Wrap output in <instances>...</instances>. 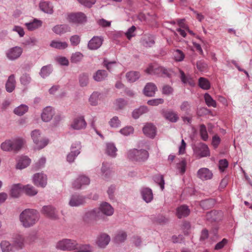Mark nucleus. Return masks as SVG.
<instances>
[{"mask_svg":"<svg viewBox=\"0 0 252 252\" xmlns=\"http://www.w3.org/2000/svg\"><path fill=\"white\" fill-rule=\"evenodd\" d=\"M81 149V143L80 142H76L71 145L70 148V152L76 154L78 153V155L80 153Z\"/></svg>","mask_w":252,"mask_h":252,"instance_id":"bf43d9fd","label":"nucleus"},{"mask_svg":"<svg viewBox=\"0 0 252 252\" xmlns=\"http://www.w3.org/2000/svg\"><path fill=\"white\" fill-rule=\"evenodd\" d=\"M42 22L37 19H34L32 21L25 23V26L28 30L32 31L39 28L42 26Z\"/></svg>","mask_w":252,"mask_h":252,"instance_id":"c85d7f7f","label":"nucleus"},{"mask_svg":"<svg viewBox=\"0 0 252 252\" xmlns=\"http://www.w3.org/2000/svg\"><path fill=\"white\" fill-rule=\"evenodd\" d=\"M180 79L184 84H188L190 87H194L195 83L193 79L189 75H186L183 71L180 70Z\"/></svg>","mask_w":252,"mask_h":252,"instance_id":"a878e982","label":"nucleus"},{"mask_svg":"<svg viewBox=\"0 0 252 252\" xmlns=\"http://www.w3.org/2000/svg\"><path fill=\"white\" fill-rule=\"evenodd\" d=\"M164 100L162 98H156L149 100L147 101V104L151 106H157L159 104L163 103Z\"/></svg>","mask_w":252,"mask_h":252,"instance_id":"69168bd1","label":"nucleus"},{"mask_svg":"<svg viewBox=\"0 0 252 252\" xmlns=\"http://www.w3.org/2000/svg\"><path fill=\"white\" fill-rule=\"evenodd\" d=\"M162 114L166 120L172 123L177 122L179 119L178 114L172 110H163Z\"/></svg>","mask_w":252,"mask_h":252,"instance_id":"2eb2a0df","label":"nucleus"},{"mask_svg":"<svg viewBox=\"0 0 252 252\" xmlns=\"http://www.w3.org/2000/svg\"><path fill=\"white\" fill-rule=\"evenodd\" d=\"M99 94L94 92L90 96L89 101L92 106H96L98 104V100Z\"/></svg>","mask_w":252,"mask_h":252,"instance_id":"09e8293b","label":"nucleus"},{"mask_svg":"<svg viewBox=\"0 0 252 252\" xmlns=\"http://www.w3.org/2000/svg\"><path fill=\"white\" fill-rule=\"evenodd\" d=\"M22 185L20 184L14 185L10 190L11 196L13 197L17 198L19 197L22 190Z\"/></svg>","mask_w":252,"mask_h":252,"instance_id":"c9c22d12","label":"nucleus"},{"mask_svg":"<svg viewBox=\"0 0 252 252\" xmlns=\"http://www.w3.org/2000/svg\"><path fill=\"white\" fill-rule=\"evenodd\" d=\"M134 129L131 126H128L124 127L120 131V133L125 136H127L133 132Z\"/></svg>","mask_w":252,"mask_h":252,"instance_id":"e2e57ef3","label":"nucleus"},{"mask_svg":"<svg viewBox=\"0 0 252 252\" xmlns=\"http://www.w3.org/2000/svg\"><path fill=\"white\" fill-rule=\"evenodd\" d=\"M52 66L51 64L43 66L39 72L41 77L45 78L48 76L52 72Z\"/></svg>","mask_w":252,"mask_h":252,"instance_id":"4c0bfd02","label":"nucleus"},{"mask_svg":"<svg viewBox=\"0 0 252 252\" xmlns=\"http://www.w3.org/2000/svg\"><path fill=\"white\" fill-rule=\"evenodd\" d=\"M33 182L37 187L44 188L47 183V176L42 173H36L33 176Z\"/></svg>","mask_w":252,"mask_h":252,"instance_id":"6e6552de","label":"nucleus"},{"mask_svg":"<svg viewBox=\"0 0 252 252\" xmlns=\"http://www.w3.org/2000/svg\"><path fill=\"white\" fill-rule=\"evenodd\" d=\"M79 81L80 85L81 87H85L87 86L89 83V76L86 73H82L79 75Z\"/></svg>","mask_w":252,"mask_h":252,"instance_id":"8fccbe9b","label":"nucleus"},{"mask_svg":"<svg viewBox=\"0 0 252 252\" xmlns=\"http://www.w3.org/2000/svg\"><path fill=\"white\" fill-rule=\"evenodd\" d=\"M50 46L53 48L59 50H63L67 48L68 44L66 42L52 40L50 44Z\"/></svg>","mask_w":252,"mask_h":252,"instance_id":"72a5a7b5","label":"nucleus"},{"mask_svg":"<svg viewBox=\"0 0 252 252\" xmlns=\"http://www.w3.org/2000/svg\"><path fill=\"white\" fill-rule=\"evenodd\" d=\"M149 111L146 106H141L139 108L135 109L132 112V117L133 118L138 119L139 116Z\"/></svg>","mask_w":252,"mask_h":252,"instance_id":"e433bc0d","label":"nucleus"},{"mask_svg":"<svg viewBox=\"0 0 252 252\" xmlns=\"http://www.w3.org/2000/svg\"><path fill=\"white\" fill-rule=\"evenodd\" d=\"M23 49L19 46H15L8 49L6 52V57L11 61L18 59L23 53Z\"/></svg>","mask_w":252,"mask_h":252,"instance_id":"0eeeda50","label":"nucleus"},{"mask_svg":"<svg viewBox=\"0 0 252 252\" xmlns=\"http://www.w3.org/2000/svg\"><path fill=\"white\" fill-rule=\"evenodd\" d=\"M199 86L203 90H208L210 88V83L206 78L200 77L198 80Z\"/></svg>","mask_w":252,"mask_h":252,"instance_id":"37998d69","label":"nucleus"},{"mask_svg":"<svg viewBox=\"0 0 252 252\" xmlns=\"http://www.w3.org/2000/svg\"><path fill=\"white\" fill-rule=\"evenodd\" d=\"M83 55L80 52H76L73 54L71 57V62L73 63L80 62L83 59Z\"/></svg>","mask_w":252,"mask_h":252,"instance_id":"13d9d810","label":"nucleus"},{"mask_svg":"<svg viewBox=\"0 0 252 252\" xmlns=\"http://www.w3.org/2000/svg\"><path fill=\"white\" fill-rule=\"evenodd\" d=\"M39 8L45 13L50 14L53 13V7L49 1H41L39 3Z\"/></svg>","mask_w":252,"mask_h":252,"instance_id":"c756f323","label":"nucleus"},{"mask_svg":"<svg viewBox=\"0 0 252 252\" xmlns=\"http://www.w3.org/2000/svg\"><path fill=\"white\" fill-rule=\"evenodd\" d=\"M197 176L203 181L208 180L212 178L213 173L207 168H201L198 170Z\"/></svg>","mask_w":252,"mask_h":252,"instance_id":"dca6fc26","label":"nucleus"},{"mask_svg":"<svg viewBox=\"0 0 252 252\" xmlns=\"http://www.w3.org/2000/svg\"><path fill=\"white\" fill-rule=\"evenodd\" d=\"M13 243L15 247L17 248L22 249L24 245V237L19 234L15 235L13 238Z\"/></svg>","mask_w":252,"mask_h":252,"instance_id":"f704fd0d","label":"nucleus"},{"mask_svg":"<svg viewBox=\"0 0 252 252\" xmlns=\"http://www.w3.org/2000/svg\"><path fill=\"white\" fill-rule=\"evenodd\" d=\"M54 115V111L51 107L48 106L45 108L41 114V118L44 122L50 121Z\"/></svg>","mask_w":252,"mask_h":252,"instance_id":"412c9836","label":"nucleus"},{"mask_svg":"<svg viewBox=\"0 0 252 252\" xmlns=\"http://www.w3.org/2000/svg\"><path fill=\"white\" fill-rule=\"evenodd\" d=\"M141 42L145 47H151L155 43L154 36L150 34H144L141 38Z\"/></svg>","mask_w":252,"mask_h":252,"instance_id":"393cba45","label":"nucleus"},{"mask_svg":"<svg viewBox=\"0 0 252 252\" xmlns=\"http://www.w3.org/2000/svg\"><path fill=\"white\" fill-rule=\"evenodd\" d=\"M53 31L57 34H62L70 31V27L66 24L58 25L54 27Z\"/></svg>","mask_w":252,"mask_h":252,"instance_id":"bb28decb","label":"nucleus"},{"mask_svg":"<svg viewBox=\"0 0 252 252\" xmlns=\"http://www.w3.org/2000/svg\"><path fill=\"white\" fill-rule=\"evenodd\" d=\"M194 151L196 156L199 158L210 156V151L208 147L203 143L197 144L194 147Z\"/></svg>","mask_w":252,"mask_h":252,"instance_id":"423d86ee","label":"nucleus"},{"mask_svg":"<svg viewBox=\"0 0 252 252\" xmlns=\"http://www.w3.org/2000/svg\"><path fill=\"white\" fill-rule=\"evenodd\" d=\"M149 155L147 151L143 149L138 150L133 149L127 153V158L137 162H144L149 158Z\"/></svg>","mask_w":252,"mask_h":252,"instance_id":"7ed1b4c3","label":"nucleus"},{"mask_svg":"<svg viewBox=\"0 0 252 252\" xmlns=\"http://www.w3.org/2000/svg\"><path fill=\"white\" fill-rule=\"evenodd\" d=\"M74 252H90L91 251V247L89 244L79 245L75 249Z\"/></svg>","mask_w":252,"mask_h":252,"instance_id":"3c124183","label":"nucleus"},{"mask_svg":"<svg viewBox=\"0 0 252 252\" xmlns=\"http://www.w3.org/2000/svg\"><path fill=\"white\" fill-rule=\"evenodd\" d=\"M0 247L2 252H10L12 246L9 242L2 241L0 243Z\"/></svg>","mask_w":252,"mask_h":252,"instance_id":"4d7b16f0","label":"nucleus"},{"mask_svg":"<svg viewBox=\"0 0 252 252\" xmlns=\"http://www.w3.org/2000/svg\"><path fill=\"white\" fill-rule=\"evenodd\" d=\"M23 189L27 195L30 196L35 195L37 193V191L34 189V188L30 185L23 186Z\"/></svg>","mask_w":252,"mask_h":252,"instance_id":"c03bdc74","label":"nucleus"},{"mask_svg":"<svg viewBox=\"0 0 252 252\" xmlns=\"http://www.w3.org/2000/svg\"><path fill=\"white\" fill-rule=\"evenodd\" d=\"M140 72L136 71H130L127 72L126 74L127 81L130 83L135 82L140 78Z\"/></svg>","mask_w":252,"mask_h":252,"instance_id":"7c9ffc66","label":"nucleus"},{"mask_svg":"<svg viewBox=\"0 0 252 252\" xmlns=\"http://www.w3.org/2000/svg\"><path fill=\"white\" fill-rule=\"evenodd\" d=\"M30 162L31 159L28 157H22L17 164L16 168L20 169H24L29 166Z\"/></svg>","mask_w":252,"mask_h":252,"instance_id":"2f4dec72","label":"nucleus"},{"mask_svg":"<svg viewBox=\"0 0 252 252\" xmlns=\"http://www.w3.org/2000/svg\"><path fill=\"white\" fill-rule=\"evenodd\" d=\"M78 246L77 241L73 239H63L56 244V248L63 251H71L75 250Z\"/></svg>","mask_w":252,"mask_h":252,"instance_id":"20e7f679","label":"nucleus"},{"mask_svg":"<svg viewBox=\"0 0 252 252\" xmlns=\"http://www.w3.org/2000/svg\"><path fill=\"white\" fill-rule=\"evenodd\" d=\"M174 58L176 61L181 62L184 60L185 54L181 50L177 49L174 52Z\"/></svg>","mask_w":252,"mask_h":252,"instance_id":"680f3d73","label":"nucleus"},{"mask_svg":"<svg viewBox=\"0 0 252 252\" xmlns=\"http://www.w3.org/2000/svg\"><path fill=\"white\" fill-rule=\"evenodd\" d=\"M19 217L22 225L25 227H30L38 220L39 215L35 210L27 209L20 214Z\"/></svg>","mask_w":252,"mask_h":252,"instance_id":"f257e3e1","label":"nucleus"},{"mask_svg":"<svg viewBox=\"0 0 252 252\" xmlns=\"http://www.w3.org/2000/svg\"><path fill=\"white\" fill-rule=\"evenodd\" d=\"M28 110V107L24 104L16 107L14 110V112L15 114L18 116H22L24 115Z\"/></svg>","mask_w":252,"mask_h":252,"instance_id":"49530a36","label":"nucleus"},{"mask_svg":"<svg viewBox=\"0 0 252 252\" xmlns=\"http://www.w3.org/2000/svg\"><path fill=\"white\" fill-rule=\"evenodd\" d=\"M90 180L86 176H79L73 183V187L76 189H79L82 186L88 185L90 184Z\"/></svg>","mask_w":252,"mask_h":252,"instance_id":"4468645a","label":"nucleus"},{"mask_svg":"<svg viewBox=\"0 0 252 252\" xmlns=\"http://www.w3.org/2000/svg\"><path fill=\"white\" fill-rule=\"evenodd\" d=\"M143 133L147 136L153 138L156 135V128L152 124H147L143 128Z\"/></svg>","mask_w":252,"mask_h":252,"instance_id":"b1692460","label":"nucleus"},{"mask_svg":"<svg viewBox=\"0 0 252 252\" xmlns=\"http://www.w3.org/2000/svg\"><path fill=\"white\" fill-rule=\"evenodd\" d=\"M16 81L14 74H11L8 77V79L5 84L6 90L8 93H11L15 89Z\"/></svg>","mask_w":252,"mask_h":252,"instance_id":"cd10ccee","label":"nucleus"},{"mask_svg":"<svg viewBox=\"0 0 252 252\" xmlns=\"http://www.w3.org/2000/svg\"><path fill=\"white\" fill-rule=\"evenodd\" d=\"M107 71L105 70H98L93 75L94 79L97 82L104 80L107 76Z\"/></svg>","mask_w":252,"mask_h":252,"instance_id":"473e14b6","label":"nucleus"},{"mask_svg":"<svg viewBox=\"0 0 252 252\" xmlns=\"http://www.w3.org/2000/svg\"><path fill=\"white\" fill-rule=\"evenodd\" d=\"M121 122L118 117L115 116L113 117L109 121V125L111 127H118L120 126Z\"/></svg>","mask_w":252,"mask_h":252,"instance_id":"338daca9","label":"nucleus"},{"mask_svg":"<svg viewBox=\"0 0 252 252\" xmlns=\"http://www.w3.org/2000/svg\"><path fill=\"white\" fill-rule=\"evenodd\" d=\"M103 41L102 36H94L89 41L88 48L91 50H97L101 46Z\"/></svg>","mask_w":252,"mask_h":252,"instance_id":"9d476101","label":"nucleus"},{"mask_svg":"<svg viewBox=\"0 0 252 252\" xmlns=\"http://www.w3.org/2000/svg\"><path fill=\"white\" fill-rule=\"evenodd\" d=\"M110 241V236L106 233H102L98 236L96 244L99 248H104L109 244Z\"/></svg>","mask_w":252,"mask_h":252,"instance_id":"aec40b11","label":"nucleus"},{"mask_svg":"<svg viewBox=\"0 0 252 252\" xmlns=\"http://www.w3.org/2000/svg\"><path fill=\"white\" fill-rule=\"evenodd\" d=\"M46 162V158H41L39 160L35 163L33 169L35 170H37L42 167H43Z\"/></svg>","mask_w":252,"mask_h":252,"instance_id":"774afa93","label":"nucleus"},{"mask_svg":"<svg viewBox=\"0 0 252 252\" xmlns=\"http://www.w3.org/2000/svg\"><path fill=\"white\" fill-rule=\"evenodd\" d=\"M12 141L13 145V151L16 152L19 151L25 143L24 139L22 138H17L12 140Z\"/></svg>","mask_w":252,"mask_h":252,"instance_id":"58836bf2","label":"nucleus"},{"mask_svg":"<svg viewBox=\"0 0 252 252\" xmlns=\"http://www.w3.org/2000/svg\"><path fill=\"white\" fill-rule=\"evenodd\" d=\"M13 141L11 140H6L1 144L0 148L4 151H13Z\"/></svg>","mask_w":252,"mask_h":252,"instance_id":"79ce46f5","label":"nucleus"},{"mask_svg":"<svg viewBox=\"0 0 252 252\" xmlns=\"http://www.w3.org/2000/svg\"><path fill=\"white\" fill-rule=\"evenodd\" d=\"M68 20L74 23H83L86 21L87 17L82 12L72 13L68 15Z\"/></svg>","mask_w":252,"mask_h":252,"instance_id":"1a4fd4ad","label":"nucleus"},{"mask_svg":"<svg viewBox=\"0 0 252 252\" xmlns=\"http://www.w3.org/2000/svg\"><path fill=\"white\" fill-rule=\"evenodd\" d=\"M191 107L190 102L188 101H183L180 106L181 110L188 115L191 111Z\"/></svg>","mask_w":252,"mask_h":252,"instance_id":"a18cd8bd","label":"nucleus"},{"mask_svg":"<svg viewBox=\"0 0 252 252\" xmlns=\"http://www.w3.org/2000/svg\"><path fill=\"white\" fill-rule=\"evenodd\" d=\"M157 91V87L155 84L153 83H148L145 86L143 92L145 95L149 97H152L155 95Z\"/></svg>","mask_w":252,"mask_h":252,"instance_id":"4be33fe9","label":"nucleus"},{"mask_svg":"<svg viewBox=\"0 0 252 252\" xmlns=\"http://www.w3.org/2000/svg\"><path fill=\"white\" fill-rule=\"evenodd\" d=\"M199 133L201 139L204 141H207L208 139V135L206 129V127L204 124L200 125Z\"/></svg>","mask_w":252,"mask_h":252,"instance_id":"603ef678","label":"nucleus"},{"mask_svg":"<svg viewBox=\"0 0 252 252\" xmlns=\"http://www.w3.org/2000/svg\"><path fill=\"white\" fill-rule=\"evenodd\" d=\"M85 202V198L82 195L74 194L71 195L69 205L71 207H77L83 205Z\"/></svg>","mask_w":252,"mask_h":252,"instance_id":"ddd939ff","label":"nucleus"},{"mask_svg":"<svg viewBox=\"0 0 252 252\" xmlns=\"http://www.w3.org/2000/svg\"><path fill=\"white\" fill-rule=\"evenodd\" d=\"M214 204V201L212 199H206L201 202V206L205 209L211 208Z\"/></svg>","mask_w":252,"mask_h":252,"instance_id":"052dcab7","label":"nucleus"},{"mask_svg":"<svg viewBox=\"0 0 252 252\" xmlns=\"http://www.w3.org/2000/svg\"><path fill=\"white\" fill-rule=\"evenodd\" d=\"M32 138L34 143L37 145L38 149L45 147L48 143L47 139L41 140L40 138V132L39 130L35 129L31 133Z\"/></svg>","mask_w":252,"mask_h":252,"instance_id":"39448f33","label":"nucleus"},{"mask_svg":"<svg viewBox=\"0 0 252 252\" xmlns=\"http://www.w3.org/2000/svg\"><path fill=\"white\" fill-rule=\"evenodd\" d=\"M127 234L124 231H119L117 232L114 237V242L119 244L124 242L126 239Z\"/></svg>","mask_w":252,"mask_h":252,"instance_id":"ea45409f","label":"nucleus"},{"mask_svg":"<svg viewBox=\"0 0 252 252\" xmlns=\"http://www.w3.org/2000/svg\"><path fill=\"white\" fill-rule=\"evenodd\" d=\"M41 212L51 219L57 220L58 218L55 208L51 205L43 206L42 208Z\"/></svg>","mask_w":252,"mask_h":252,"instance_id":"9b49d317","label":"nucleus"},{"mask_svg":"<svg viewBox=\"0 0 252 252\" xmlns=\"http://www.w3.org/2000/svg\"><path fill=\"white\" fill-rule=\"evenodd\" d=\"M168 220H169L168 218L162 215H158L154 219V221L159 224H164L168 222Z\"/></svg>","mask_w":252,"mask_h":252,"instance_id":"5fc2aeb1","label":"nucleus"},{"mask_svg":"<svg viewBox=\"0 0 252 252\" xmlns=\"http://www.w3.org/2000/svg\"><path fill=\"white\" fill-rule=\"evenodd\" d=\"M32 78L30 75V74L25 73L22 75L20 78V81L21 83L24 85H27L31 82Z\"/></svg>","mask_w":252,"mask_h":252,"instance_id":"6e6d98bb","label":"nucleus"},{"mask_svg":"<svg viewBox=\"0 0 252 252\" xmlns=\"http://www.w3.org/2000/svg\"><path fill=\"white\" fill-rule=\"evenodd\" d=\"M99 219H101L100 212L98 209H94L87 212L84 217V220L88 222L90 220H97Z\"/></svg>","mask_w":252,"mask_h":252,"instance_id":"a211bd4d","label":"nucleus"},{"mask_svg":"<svg viewBox=\"0 0 252 252\" xmlns=\"http://www.w3.org/2000/svg\"><path fill=\"white\" fill-rule=\"evenodd\" d=\"M204 99L205 102L209 107H216V102L213 99L212 96L208 93H205L204 94Z\"/></svg>","mask_w":252,"mask_h":252,"instance_id":"de8ad7c7","label":"nucleus"},{"mask_svg":"<svg viewBox=\"0 0 252 252\" xmlns=\"http://www.w3.org/2000/svg\"><path fill=\"white\" fill-rule=\"evenodd\" d=\"M87 123L83 116H80L74 119L71 127L74 129H81L85 128Z\"/></svg>","mask_w":252,"mask_h":252,"instance_id":"6ab92c4d","label":"nucleus"},{"mask_svg":"<svg viewBox=\"0 0 252 252\" xmlns=\"http://www.w3.org/2000/svg\"><path fill=\"white\" fill-rule=\"evenodd\" d=\"M141 194L143 199L147 203L152 201L153 199L152 190L149 188H143L141 190Z\"/></svg>","mask_w":252,"mask_h":252,"instance_id":"5701e85b","label":"nucleus"},{"mask_svg":"<svg viewBox=\"0 0 252 252\" xmlns=\"http://www.w3.org/2000/svg\"><path fill=\"white\" fill-rule=\"evenodd\" d=\"M145 72L149 74L156 75L160 77H170L171 76V70L159 66L156 63H151L145 70Z\"/></svg>","mask_w":252,"mask_h":252,"instance_id":"f03ea898","label":"nucleus"},{"mask_svg":"<svg viewBox=\"0 0 252 252\" xmlns=\"http://www.w3.org/2000/svg\"><path fill=\"white\" fill-rule=\"evenodd\" d=\"M78 1L85 7L91 8L94 5L96 0H77Z\"/></svg>","mask_w":252,"mask_h":252,"instance_id":"0e129e2a","label":"nucleus"},{"mask_svg":"<svg viewBox=\"0 0 252 252\" xmlns=\"http://www.w3.org/2000/svg\"><path fill=\"white\" fill-rule=\"evenodd\" d=\"M154 181L158 184L161 190L164 189V180L163 175H157L154 177Z\"/></svg>","mask_w":252,"mask_h":252,"instance_id":"864d4df0","label":"nucleus"},{"mask_svg":"<svg viewBox=\"0 0 252 252\" xmlns=\"http://www.w3.org/2000/svg\"><path fill=\"white\" fill-rule=\"evenodd\" d=\"M117 149L113 143H110L107 144L106 153L108 155L115 158L117 155Z\"/></svg>","mask_w":252,"mask_h":252,"instance_id":"a19ab883","label":"nucleus"},{"mask_svg":"<svg viewBox=\"0 0 252 252\" xmlns=\"http://www.w3.org/2000/svg\"><path fill=\"white\" fill-rule=\"evenodd\" d=\"M190 211L186 205H182L176 208V215L178 219L187 217L190 214Z\"/></svg>","mask_w":252,"mask_h":252,"instance_id":"f3484780","label":"nucleus"},{"mask_svg":"<svg viewBox=\"0 0 252 252\" xmlns=\"http://www.w3.org/2000/svg\"><path fill=\"white\" fill-rule=\"evenodd\" d=\"M98 210L100 212L101 218H102V215L110 216L114 213L113 207L110 204L106 202L102 203Z\"/></svg>","mask_w":252,"mask_h":252,"instance_id":"f8f14e48","label":"nucleus"}]
</instances>
